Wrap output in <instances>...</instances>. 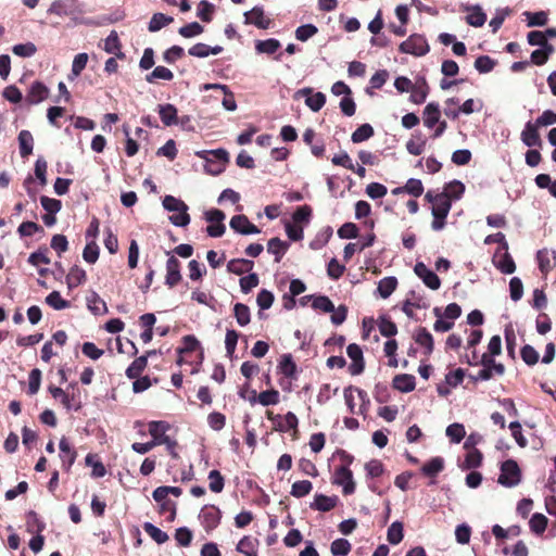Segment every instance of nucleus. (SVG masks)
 <instances>
[{
	"label": "nucleus",
	"mask_w": 556,
	"mask_h": 556,
	"mask_svg": "<svg viewBox=\"0 0 556 556\" xmlns=\"http://www.w3.org/2000/svg\"><path fill=\"white\" fill-rule=\"evenodd\" d=\"M280 48L281 42L276 38L255 40V51L257 54L274 55Z\"/></svg>",
	"instance_id": "nucleus-26"
},
{
	"label": "nucleus",
	"mask_w": 556,
	"mask_h": 556,
	"mask_svg": "<svg viewBox=\"0 0 556 556\" xmlns=\"http://www.w3.org/2000/svg\"><path fill=\"white\" fill-rule=\"evenodd\" d=\"M269 418L276 424V430H278L280 432H287L291 429L298 428L299 420H298V417L295 416V414L292 412H288L283 416V422H282V418L280 415H276V416L269 417Z\"/></svg>",
	"instance_id": "nucleus-23"
},
{
	"label": "nucleus",
	"mask_w": 556,
	"mask_h": 556,
	"mask_svg": "<svg viewBox=\"0 0 556 556\" xmlns=\"http://www.w3.org/2000/svg\"><path fill=\"white\" fill-rule=\"evenodd\" d=\"M174 22V17L166 15L164 13L157 12L154 13L149 22L148 29L151 33H156L161 30L163 27L172 24Z\"/></svg>",
	"instance_id": "nucleus-38"
},
{
	"label": "nucleus",
	"mask_w": 556,
	"mask_h": 556,
	"mask_svg": "<svg viewBox=\"0 0 556 556\" xmlns=\"http://www.w3.org/2000/svg\"><path fill=\"white\" fill-rule=\"evenodd\" d=\"M229 161H222L217 157H208L204 163V172L212 176H218L226 169V164Z\"/></svg>",
	"instance_id": "nucleus-49"
},
{
	"label": "nucleus",
	"mask_w": 556,
	"mask_h": 556,
	"mask_svg": "<svg viewBox=\"0 0 556 556\" xmlns=\"http://www.w3.org/2000/svg\"><path fill=\"white\" fill-rule=\"evenodd\" d=\"M313 490V483L309 480H300L295 481L292 486L290 494L293 497L301 498L311 493Z\"/></svg>",
	"instance_id": "nucleus-56"
},
{
	"label": "nucleus",
	"mask_w": 556,
	"mask_h": 556,
	"mask_svg": "<svg viewBox=\"0 0 556 556\" xmlns=\"http://www.w3.org/2000/svg\"><path fill=\"white\" fill-rule=\"evenodd\" d=\"M275 301V295L270 290L261 289L256 296V303L260 308V317H263L262 311L269 309Z\"/></svg>",
	"instance_id": "nucleus-47"
},
{
	"label": "nucleus",
	"mask_w": 556,
	"mask_h": 556,
	"mask_svg": "<svg viewBox=\"0 0 556 556\" xmlns=\"http://www.w3.org/2000/svg\"><path fill=\"white\" fill-rule=\"evenodd\" d=\"M418 83H419V86L418 87L413 86V89H410V91H409L410 92L409 101L417 105L422 104L426 101L428 93H429V86L424 76L420 77Z\"/></svg>",
	"instance_id": "nucleus-25"
},
{
	"label": "nucleus",
	"mask_w": 556,
	"mask_h": 556,
	"mask_svg": "<svg viewBox=\"0 0 556 556\" xmlns=\"http://www.w3.org/2000/svg\"><path fill=\"white\" fill-rule=\"evenodd\" d=\"M26 526L28 532L41 533L46 529L45 521L38 516V514L35 510L27 511Z\"/></svg>",
	"instance_id": "nucleus-45"
},
{
	"label": "nucleus",
	"mask_w": 556,
	"mask_h": 556,
	"mask_svg": "<svg viewBox=\"0 0 556 556\" xmlns=\"http://www.w3.org/2000/svg\"><path fill=\"white\" fill-rule=\"evenodd\" d=\"M338 502L339 497L337 495L328 496L323 493H316L309 507L317 511L327 513L333 509Z\"/></svg>",
	"instance_id": "nucleus-13"
},
{
	"label": "nucleus",
	"mask_w": 556,
	"mask_h": 556,
	"mask_svg": "<svg viewBox=\"0 0 556 556\" xmlns=\"http://www.w3.org/2000/svg\"><path fill=\"white\" fill-rule=\"evenodd\" d=\"M522 480V472L518 463L513 459L502 462L497 482L505 488H515Z\"/></svg>",
	"instance_id": "nucleus-2"
},
{
	"label": "nucleus",
	"mask_w": 556,
	"mask_h": 556,
	"mask_svg": "<svg viewBox=\"0 0 556 556\" xmlns=\"http://www.w3.org/2000/svg\"><path fill=\"white\" fill-rule=\"evenodd\" d=\"M20 154L23 159L28 157L34 150V137L29 130H21L18 136Z\"/></svg>",
	"instance_id": "nucleus-28"
},
{
	"label": "nucleus",
	"mask_w": 556,
	"mask_h": 556,
	"mask_svg": "<svg viewBox=\"0 0 556 556\" xmlns=\"http://www.w3.org/2000/svg\"><path fill=\"white\" fill-rule=\"evenodd\" d=\"M201 349V342L193 334H187L182 337V346H178L176 352L178 355H182L185 353H191Z\"/></svg>",
	"instance_id": "nucleus-54"
},
{
	"label": "nucleus",
	"mask_w": 556,
	"mask_h": 556,
	"mask_svg": "<svg viewBox=\"0 0 556 556\" xmlns=\"http://www.w3.org/2000/svg\"><path fill=\"white\" fill-rule=\"evenodd\" d=\"M312 307L315 311H320L324 313H330L334 311L333 302L330 300L328 295L325 294H314Z\"/></svg>",
	"instance_id": "nucleus-52"
},
{
	"label": "nucleus",
	"mask_w": 556,
	"mask_h": 556,
	"mask_svg": "<svg viewBox=\"0 0 556 556\" xmlns=\"http://www.w3.org/2000/svg\"><path fill=\"white\" fill-rule=\"evenodd\" d=\"M318 33V28L317 26H315L314 24L312 23H307V24H303V25H300L296 29H295V38L302 42H305L307 41L309 38H312L313 36H315L316 34Z\"/></svg>",
	"instance_id": "nucleus-63"
},
{
	"label": "nucleus",
	"mask_w": 556,
	"mask_h": 556,
	"mask_svg": "<svg viewBox=\"0 0 556 556\" xmlns=\"http://www.w3.org/2000/svg\"><path fill=\"white\" fill-rule=\"evenodd\" d=\"M312 218V207L307 204L298 206L292 214V220L294 224H309Z\"/></svg>",
	"instance_id": "nucleus-64"
},
{
	"label": "nucleus",
	"mask_w": 556,
	"mask_h": 556,
	"mask_svg": "<svg viewBox=\"0 0 556 556\" xmlns=\"http://www.w3.org/2000/svg\"><path fill=\"white\" fill-rule=\"evenodd\" d=\"M402 53L424 56L430 51V46L424 35L413 34L399 46Z\"/></svg>",
	"instance_id": "nucleus-3"
},
{
	"label": "nucleus",
	"mask_w": 556,
	"mask_h": 556,
	"mask_svg": "<svg viewBox=\"0 0 556 556\" xmlns=\"http://www.w3.org/2000/svg\"><path fill=\"white\" fill-rule=\"evenodd\" d=\"M444 458L434 456L427 460L420 468V472L429 478H435L444 469Z\"/></svg>",
	"instance_id": "nucleus-21"
},
{
	"label": "nucleus",
	"mask_w": 556,
	"mask_h": 556,
	"mask_svg": "<svg viewBox=\"0 0 556 556\" xmlns=\"http://www.w3.org/2000/svg\"><path fill=\"white\" fill-rule=\"evenodd\" d=\"M166 254L168 258L166 261L165 285L168 288H174L182 279L181 264L175 255H170L169 251H167Z\"/></svg>",
	"instance_id": "nucleus-9"
},
{
	"label": "nucleus",
	"mask_w": 556,
	"mask_h": 556,
	"mask_svg": "<svg viewBox=\"0 0 556 556\" xmlns=\"http://www.w3.org/2000/svg\"><path fill=\"white\" fill-rule=\"evenodd\" d=\"M87 307L96 316L108 313L106 303L100 298V295L92 291L87 298Z\"/></svg>",
	"instance_id": "nucleus-29"
},
{
	"label": "nucleus",
	"mask_w": 556,
	"mask_h": 556,
	"mask_svg": "<svg viewBox=\"0 0 556 556\" xmlns=\"http://www.w3.org/2000/svg\"><path fill=\"white\" fill-rule=\"evenodd\" d=\"M256 545H258L257 539H251L249 535H244L237 544V552L245 555V556H257L255 551Z\"/></svg>",
	"instance_id": "nucleus-41"
},
{
	"label": "nucleus",
	"mask_w": 556,
	"mask_h": 556,
	"mask_svg": "<svg viewBox=\"0 0 556 556\" xmlns=\"http://www.w3.org/2000/svg\"><path fill=\"white\" fill-rule=\"evenodd\" d=\"M47 13L63 17L80 14L83 13V9L78 0H55L50 4Z\"/></svg>",
	"instance_id": "nucleus-6"
},
{
	"label": "nucleus",
	"mask_w": 556,
	"mask_h": 556,
	"mask_svg": "<svg viewBox=\"0 0 556 556\" xmlns=\"http://www.w3.org/2000/svg\"><path fill=\"white\" fill-rule=\"evenodd\" d=\"M199 520L208 533L215 530L222 520V510L212 504L204 505L199 513Z\"/></svg>",
	"instance_id": "nucleus-4"
},
{
	"label": "nucleus",
	"mask_w": 556,
	"mask_h": 556,
	"mask_svg": "<svg viewBox=\"0 0 556 556\" xmlns=\"http://www.w3.org/2000/svg\"><path fill=\"white\" fill-rule=\"evenodd\" d=\"M148 365L147 356L141 355L135 358L126 368L125 375L128 379L138 378Z\"/></svg>",
	"instance_id": "nucleus-39"
},
{
	"label": "nucleus",
	"mask_w": 556,
	"mask_h": 556,
	"mask_svg": "<svg viewBox=\"0 0 556 556\" xmlns=\"http://www.w3.org/2000/svg\"><path fill=\"white\" fill-rule=\"evenodd\" d=\"M45 301L49 306H51L52 308H54L56 311L65 309V308L70 307V305H71V303L67 300H64L61 296V293L55 290L50 292L46 296Z\"/></svg>",
	"instance_id": "nucleus-57"
},
{
	"label": "nucleus",
	"mask_w": 556,
	"mask_h": 556,
	"mask_svg": "<svg viewBox=\"0 0 556 556\" xmlns=\"http://www.w3.org/2000/svg\"><path fill=\"white\" fill-rule=\"evenodd\" d=\"M441 117V108L438 102H429L422 112L424 125L432 129L439 123Z\"/></svg>",
	"instance_id": "nucleus-16"
},
{
	"label": "nucleus",
	"mask_w": 556,
	"mask_h": 556,
	"mask_svg": "<svg viewBox=\"0 0 556 556\" xmlns=\"http://www.w3.org/2000/svg\"><path fill=\"white\" fill-rule=\"evenodd\" d=\"M332 483L342 486L344 495L353 494L356 489L353 472L346 465H340L336 468Z\"/></svg>",
	"instance_id": "nucleus-5"
},
{
	"label": "nucleus",
	"mask_w": 556,
	"mask_h": 556,
	"mask_svg": "<svg viewBox=\"0 0 556 556\" xmlns=\"http://www.w3.org/2000/svg\"><path fill=\"white\" fill-rule=\"evenodd\" d=\"M352 549V545L349 540L339 538L332 541L330 545V552L333 556H346Z\"/></svg>",
	"instance_id": "nucleus-59"
},
{
	"label": "nucleus",
	"mask_w": 556,
	"mask_h": 556,
	"mask_svg": "<svg viewBox=\"0 0 556 556\" xmlns=\"http://www.w3.org/2000/svg\"><path fill=\"white\" fill-rule=\"evenodd\" d=\"M547 517L541 513H534L529 520L530 530L535 535H542L547 528Z\"/></svg>",
	"instance_id": "nucleus-40"
},
{
	"label": "nucleus",
	"mask_w": 556,
	"mask_h": 556,
	"mask_svg": "<svg viewBox=\"0 0 556 556\" xmlns=\"http://www.w3.org/2000/svg\"><path fill=\"white\" fill-rule=\"evenodd\" d=\"M527 21L528 27H542L547 24L548 16L547 13L544 11H536V12H529L526 11L523 13Z\"/></svg>",
	"instance_id": "nucleus-46"
},
{
	"label": "nucleus",
	"mask_w": 556,
	"mask_h": 556,
	"mask_svg": "<svg viewBox=\"0 0 556 556\" xmlns=\"http://www.w3.org/2000/svg\"><path fill=\"white\" fill-rule=\"evenodd\" d=\"M414 340L417 344L424 346L425 354L431 355L434 349V340L429 330L425 327H419L414 336Z\"/></svg>",
	"instance_id": "nucleus-22"
},
{
	"label": "nucleus",
	"mask_w": 556,
	"mask_h": 556,
	"mask_svg": "<svg viewBox=\"0 0 556 556\" xmlns=\"http://www.w3.org/2000/svg\"><path fill=\"white\" fill-rule=\"evenodd\" d=\"M174 78L173 72L162 65L155 66L154 70L146 75V81L149 84H155L159 79L172 80Z\"/></svg>",
	"instance_id": "nucleus-44"
},
{
	"label": "nucleus",
	"mask_w": 556,
	"mask_h": 556,
	"mask_svg": "<svg viewBox=\"0 0 556 556\" xmlns=\"http://www.w3.org/2000/svg\"><path fill=\"white\" fill-rule=\"evenodd\" d=\"M520 357L528 366H534L540 359L539 352L530 344H525L520 349Z\"/></svg>",
	"instance_id": "nucleus-61"
},
{
	"label": "nucleus",
	"mask_w": 556,
	"mask_h": 556,
	"mask_svg": "<svg viewBox=\"0 0 556 556\" xmlns=\"http://www.w3.org/2000/svg\"><path fill=\"white\" fill-rule=\"evenodd\" d=\"M244 24H252L260 29H268L271 21L265 17L264 8L262 5H255L252 10L243 13Z\"/></svg>",
	"instance_id": "nucleus-11"
},
{
	"label": "nucleus",
	"mask_w": 556,
	"mask_h": 556,
	"mask_svg": "<svg viewBox=\"0 0 556 556\" xmlns=\"http://www.w3.org/2000/svg\"><path fill=\"white\" fill-rule=\"evenodd\" d=\"M278 369L287 378L294 379L298 372V366L290 353H286L280 357Z\"/></svg>",
	"instance_id": "nucleus-27"
},
{
	"label": "nucleus",
	"mask_w": 556,
	"mask_h": 556,
	"mask_svg": "<svg viewBox=\"0 0 556 556\" xmlns=\"http://www.w3.org/2000/svg\"><path fill=\"white\" fill-rule=\"evenodd\" d=\"M378 328L381 336L388 339L395 337L397 333V326L387 314L378 317Z\"/></svg>",
	"instance_id": "nucleus-31"
},
{
	"label": "nucleus",
	"mask_w": 556,
	"mask_h": 556,
	"mask_svg": "<svg viewBox=\"0 0 556 556\" xmlns=\"http://www.w3.org/2000/svg\"><path fill=\"white\" fill-rule=\"evenodd\" d=\"M233 316L240 327H244L251 321L250 308L243 303H236L233 305Z\"/></svg>",
	"instance_id": "nucleus-48"
},
{
	"label": "nucleus",
	"mask_w": 556,
	"mask_h": 556,
	"mask_svg": "<svg viewBox=\"0 0 556 556\" xmlns=\"http://www.w3.org/2000/svg\"><path fill=\"white\" fill-rule=\"evenodd\" d=\"M397 279L394 276L382 278L377 286V292L382 299H388L395 291Z\"/></svg>",
	"instance_id": "nucleus-36"
},
{
	"label": "nucleus",
	"mask_w": 556,
	"mask_h": 556,
	"mask_svg": "<svg viewBox=\"0 0 556 556\" xmlns=\"http://www.w3.org/2000/svg\"><path fill=\"white\" fill-rule=\"evenodd\" d=\"M247 276H243L239 280L241 292L248 294L252 291L253 288L257 287L260 283V277L256 273L248 271Z\"/></svg>",
	"instance_id": "nucleus-60"
},
{
	"label": "nucleus",
	"mask_w": 556,
	"mask_h": 556,
	"mask_svg": "<svg viewBox=\"0 0 556 556\" xmlns=\"http://www.w3.org/2000/svg\"><path fill=\"white\" fill-rule=\"evenodd\" d=\"M392 387L402 393H409L416 388V378L410 374L395 375L392 380Z\"/></svg>",
	"instance_id": "nucleus-17"
},
{
	"label": "nucleus",
	"mask_w": 556,
	"mask_h": 556,
	"mask_svg": "<svg viewBox=\"0 0 556 556\" xmlns=\"http://www.w3.org/2000/svg\"><path fill=\"white\" fill-rule=\"evenodd\" d=\"M463 11L470 12L466 16V22L473 27H481L486 22V14L479 4L470 5L464 4Z\"/></svg>",
	"instance_id": "nucleus-14"
},
{
	"label": "nucleus",
	"mask_w": 556,
	"mask_h": 556,
	"mask_svg": "<svg viewBox=\"0 0 556 556\" xmlns=\"http://www.w3.org/2000/svg\"><path fill=\"white\" fill-rule=\"evenodd\" d=\"M332 233V227L326 226L323 230L318 231L315 238L309 242V249L314 251L323 249L331 239Z\"/></svg>",
	"instance_id": "nucleus-37"
},
{
	"label": "nucleus",
	"mask_w": 556,
	"mask_h": 556,
	"mask_svg": "<svg viewBox=\"0 0 556 556\" xmlns=\"http://www.w3.org/2000/svg\"><path fill=\"white\" fill-rule=\"evenodd\" d=\"M157 113L162 123L165 126L178 125V111L177 108L172 103L159 104Z\"/></svg>",
	"instance_id": "nucleus-18"
},
{
	"label": "nucleus",
	"mask_w": 556,
	"mask_h": 556,
	"mask_svg": "<svg viewBox=\"0 0 556 556\" xmlns=\"http://www.w3.org/2000/svg\"><path fill=\"white\" fill-rule=\"evenodd\" d=\"M445 434L452 443L458 444L466 435L465 427L459 422L451 424L446 427Z\"/></svg>",
	"instance_id": "nucleus-50"
},
{
	"label": "nucleus",
	"mask_w": 556,
	"mask_h": 556,
	"mask_svg": "<svg viewBox=\"0 0 556 556\" xmlns=\"http://www.w3.org/2000/svg\"><path fill=\"white\" fill-rule=\"evenodd\" d=\"M162 205L167 212L178 213L168 217L174 226L185 228L190 224L191 217L188 213L189 207L181 199L167 194L163 198Z\"/></svg>",
	"instance_id": "nucleus-1"
},
{
	"label": "nucleus",
	"mask_w": 556,
	"mask_h": 556,
	"mask_svg": "<svg viewBox=\"0 0 556 556\" xmlns=\"http://www.w3.org/2000/svg\"><path fill=\"white\" fill-rule=\"evenodd\" d=\"M496 65V61L489 55H479L475 61V68L480 74H488L493 71Z\"/></svg>",
	"instance_id": "nucleus-62"
},
{
	"label": "nucleus",
	"mask_w": 556,
	"mask_h": 556,
	"mask_svg": "<svg viewBox=\"0 0 556 556\" xmlns=\"http://www.w3.org/2000/svg\"><path fill=\"white\" fill-rule=\"evenodd\" d=\"M404 539V525L400 520L393 521L387 531V540L391 545L400 544Z\"/></svg>",
	"instance_id": "nucleus-34"
},
{
	"label": "nucleus",
	"mask_w": 556,
	"mask_h": 556,
	"mask_svg": "<svg viewBox=\"0 0 556 556\" xmlns=\"http://www.w3.org/2000/svg\"><path fill=\"white\" fill-rule=\"evenodd\" d=\"M540 126L535 122L528 121L520 134L521 142L528 148H541L543 141L539 132Z\"/></svg>",
	"instance_id": "nucleus-10"
},
{
	"label": "nucleus",
	"mask_w": 556,
	"mask_h": 556,
	"mask_svg": "<svg viewBox=\"0 0 556 556\" xmlns=\"http://www.w3.org/2000/svg\"><path fill=\"white\" fill-rule=\"evenodd\" d=\"M414 273L431 290H438L441 287V279L424 262H417L414 266Z\"/></svg>",
	"instance_id": "nucleus-7"
},
{
	"label": "nucleus",
	"mask_w": 556,
	"mask_h": 556,
	"mask_svg": "<svg viewBox=\"0 0 556 556\" xmlns=\"http://www.w3.org/2000/svg\"><path fill=\"white\" fill-rule=\"evenodd\" d=\"M215 5L208 0H201L198 4L197 16L204 23H210L213 18Z\"/></svg>",
	"instance_id": "nucleus-55"
},
{
	"label": "nucleus",
	"mask_w": 556,
	"mask_h": 556,
	"mask_svg": "<svg viewBox=\"0 0 556 556\" xmlns=\"http://www.w3.org/2000/svg\"><path fill=\"white\" fill-rule=\"evenodd\" d=\"M143 530L159 545L164 544L169 539L168 534L165 531H163L162 529H160L159 527H156L155 525H153L150 521H146L143 523Z\"/></svg>",
	"instance_id": "nucleus-43"
},
{
	"label": "nucleus",
	"mask_w": 556,
	"mask_h": 556,
	"mask_svg": "<svg viewBox=\"0 0 556 556\" xmlns=\"http://www.w3.org/2000/svg\"><path fill=\"white\" fill-rule=\"evenodd\" d=\"M149 433L152 437V442H157V445L164 444L163 438H169L166 432L170 429V425L165 420H152L149 422Z\"/></svg>",
	"instance_id": "nucleus-15"
},
{
	"label": "nucleus",
	"mask_w": 556,
	"mask_h": 556,
	"mask_svg": "<svg viewBox=\"0 0 556 556\" xmlns=\"http://www.w3.org/2000/svg\"><path fill=\"white\" fill-rule=\"evenodd\" d=\"M86 279V270L78 265H74L71 267L70 273L66 276V285L68 289L72 290L83 285Z\"/></svg>",
	"instance_id": "nucleus-30"
},
{
	"label": "nucleus",
	"mask_w": 556,
	"mask_h": 556,
	"mask_svg": "<svg viewBox=\"0 0 556 556\" xmlns=\"http://www.w3.org/2000/svg\"><path fill=\"white\" fill-rule=\"evenodd\" d=\"M121 41L115 30H112L104 40V50L110 54H115L118 59L125 58V53L121 51Z\"/></svg>",
	"instance_id": "nucleus-33"
},
{
	"label": "nucleus",
	"mask_w": 556,
	"mask_h": 556,
	"mask_svg": "<svg viewBox=\"0 0 556 556\" xmlns=\"http://www.w3.org/2000/svg\"><path fill=\"white\" fill-rule=\"evenodd\" d=\"M290 248V243L288 241H283L278 237L271 238L267 242V252L275 256V262L279 263L287 251Z\"/></svg>",
	"instance_id": "nucleus-20"
},
{
	"label": "nucleus",
	"mask_w": 556,
	"mask_h": 556,
	"mask_svg": "<svg viewBox=\"0 0 556 556\" xmlns=\"http://www.w3.org/2000/svg\"><path fill=\"white\" fill-rule=\"evenodd\" d=\"M375 135L374 127L368 124L364 123L359 125L352 134L351 141L353 143H361L368 139H370Z\"/></svg>",
	"instance_id": "nucleus-42"
},
{
	"label": "nucleus",
	"mask_w": 556,
	"mask_h": 556,
	"mask_svg": "<svg viewBox=\"0 0 556 556\" xmlns=\"http://www.w3.org/2000/svg\"><path fill=\"white\" fill-rule=\"evenodd\" d=\"M482 459V453L478 448H472L466 454L464 464L462 465V469L469 470L478 468L481 466Z\"/></svg>",
	"instance_id": "nucleus-51"
},
{
	"label": "nucleus",
	"mask_w": 556,
	"mask_h": 556,
	"mask_svg": "<svg viewBox=\"0 0 556 556\" xmlns=\"http://www.w3.org/2000/svg\"><path fill=\"white\" fill-rule=\"evenodd\" d=\"M505 252L502 254L498 261L493 258L494 266L505 275H510L516 270V264L513 256L508 253V250H504Z\"/></svg>",
	"instance_id": "nucleus-35"
},
{
	"label": "nucleus",
	"mask_w": 556,
	"mask_h": 556,
	"mask_svg": "<svg viewBox=\"0 0 556 556\" xmlns=\"http://www.w3.org/2000/svg\"><path fill=\"white\" fill-rule=\"evenodd\" d=\"M48 391L52 395V397L61 400V403L63 404L66 410L79 412L81 409V401H78L75 404H70V394L60 387L49 386Z\"/></svg>",
	"instance_id": "nucleus-19"
},
{
	"label": "nucleus",
	"mask_w": 556,
	"mask_h": 556,
	"mask_svg": "<svg viewBox=\"0 0 556 556\" xmlns=\"http://www.w3.org/2000/svg\"><path fill=\"white\" fill-rule=\"evenodd\" d=\"M50 90L40 80H35L30 84L27 93H26V101L29 104H39L40 102L45 101L49 97Z\"/></svg>",
	"instance_id": "nucleus-12"
},
{
	"label": "nucleus",
	"mask_w": 556,
	"mask_h": 556,
	"mask_svg": "<svg viewBox=\"0 0 556 556\" xmlns=\"http://www.w3.org/2000/svg\"><path fill=\"white\" fill-rule=\"evenodd\" d=\"M253 267L254 262L248 258H232L227 263V271L238 276L251 271Z\"/></svg>",
	"instance_id": "nucleus-24"
},
{
	"label": "nucleus",
	"mask_w": 556,
	"mask_h": 556,
	"mask_svg": "<svg viewBox=\"0 0 556 556\" xmlns=\"http://www.w3.org/2000/svg\"><path fill=\"white\" fill-rule=\"evenodd\" d=\"M229 227L236 233L242 236L258 235L261 232V229L254 225L244 214L232 216L229 222Z\"/></svg>",
	"instance_id": "nucleus-8"
},
{
	"label": "nucleus",
	"mask_w": 556,
	"mask_h": 556,
	"mask_svg": "<svg viewBox=\"0 0 556 556\" xmlns=\"http://www.w3.org/2000/svg\"><path fill=\"white\" fill-rule=\"evenodd\" d=\"M48 248L46 245H41L37 251L29 254L27 258V263L31 266L38 267L40 264L48 265L51 263L50 258L47 256Z\"/></svg>",
	"instance_id": "nucleus-53"
},
{
	"label": "nucleus",
	"mask_w": 556,
	"mask_h": 556,
	"mask_svg": "<svg viewBox=\"0 0 556 556\" xmlns=\"http://www.w3.org/2000/svg\"><path fill=\"white\" fill-rule=\"evenodd\" d=\"M466 187L463 181L453 179L447 182L441 193H447V197L453 204V201L459 200L465 193Z\"/></svg>",
	"instance_id": "nucleus-32"
},
{
	"label": "nucleus",
	"mask_w": 556,
	"mask_h": 556,
	"mask_svg": "<svg viewBox=\"0 0 556 556\" xmlns=\"http://www.w3.org/2000/svg\"><path fill=\"white\" fill-rule=\"evenodd\" d=\"M88 62V54L85 52H80L74 56L73 63H72V70L71 75L68 76L70 79H74L75 77H78L81 72L85 70Z\"/></svg>",
	"instance_id": "nucleus-58"
}]
</instances>
